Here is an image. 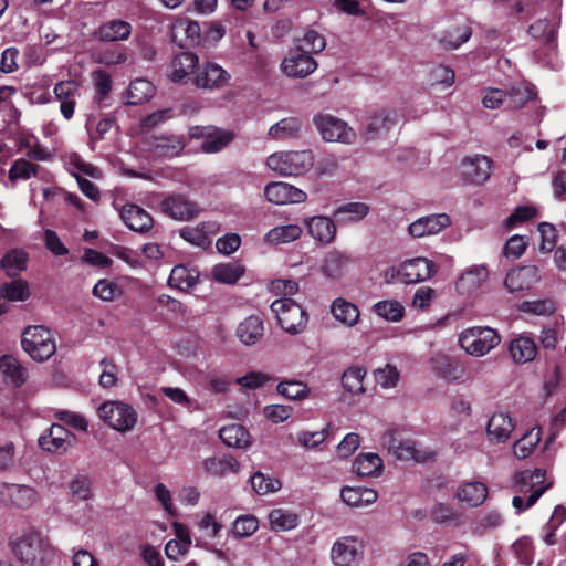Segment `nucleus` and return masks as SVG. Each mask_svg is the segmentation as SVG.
I'll return each mask as SVG.
<instances>
[{
	"label": "nucleus",
	"instance_id": "obj_33",
	"mask_svg": "<svg viewBox=\"0 0 566 566\" xmlns=\"http://www.w3.org/2000/svg\"><path fill=\"white\" fill-rule=\"evenodd\" d=\"M459 502L470 507H476L484 503L488 497V489L484 483L470 481L461 484L454 494Z\"/></svg>",
	"mask_w": 566,
	"mask_h": 566
},
{
	"label": "nucleus",
	"instance_id": "obj_41",
	"mask_svg": "<svg viewBox=\"0 0 566 566\" xmlns=\"http://www.w3.org/2000/svg\"><path fill=\"white\" fill-rule=\"evenodd\" d=\"M276 392L291 401H304L311 396V388L306 382L296 379H283L276 385Z\"/></svg>",
	"mask_w": 566,
	"mask_h": 566
},
{
	"label": "nucleus",
	"instance_id": "obj_52",
	"mask_svg": "<svg viewBox=\"0 0 566 566\" xmlns=\"http://www.w3.org/2000/svg\"><path fill=\"white\" fill-rule=\"evenodd\" d=\"M184 143L178 137H157L153 146L154 157L172 158L181 153Z\"/></svg>",
	"mask_w": 566,
	"mask_h": 566
},
{
	"label": "nucleus",
	"instance_id": "obj_47",
	"mask_svg": "<svg viewBox=\"0 0 566 566\" xmlns=\"http://www.w3.org/2000/svg\"><path fill=\"white\" fill-rule=\"evenodd\" d=\"M371 311L378 317L390 323H398L405 316V307L397 300L378 301L371 306Z\"/></svg>",
	"mask_w": 566,
	"mask_h": 566
},
{
	"label": "nucleus",
	"instance_id": "obj_22",
	"mask_svg": "<svg viewBox=\"0 0 566 566\" xmlns=\"http://www.w3.org/2000/svg\"><path fill=\"white\" fill-rule=\"evenodd\" d=\"M489 270L485 264H474L464 270L455 281V290L461 295H471L488 280Z\"/></svg>",
	"mask_w": 566,
	"mask_h": 566
},
{
	"label": "nucleus",
	"instance_id": "obj_20",
	"mask_svg": "<svg viewBox=\"0 0 566 566\" xmlns=\"http://www.w3.org/2000/svg\"><path fill=\"white\" fill-rule=\"evenodd\" d=\"M73 434L61 424H52L49 431L39 438V446L51 453H63L73 444Z\"/></svg>",
	"mask_w": 566,
	"mask_h": 566
},
{
	"label": "nucleus",
	"instance_id": "obj_15",
	"mask_svg": "<svg viewBox=\"0 0 566 566\" xmlns=\"http://www.w3.org/2000/svg\"><path fill=\"white\" fill-rule=\"evenodd\" d=\"M438 271L436 263L427 258H413L400 264V280L415 284L431 279Z\"/></svg>",
	"mask_w": 566,
	"mask_h": 566
},
{
	"label": "nucleus",
	"instance_id": "obj_57",
	"mask_svg": "<svg viewBox=\"0 0 566 566\" xmlns=\"http://www.w3.org/2000/svg\"><path fill=\"white\" fill-rule=\"evenodd\" d=\"M250 484L259 495L277 492L282 486L279 479L265 475L262 472H255L250 479Z\"/></svg>",
	"mask_w": 566,
	"mask_h": 566
},
{
	"label": "nucleus",
	"instance_id": "obj_7",
	"mask_svg": "<svg viewBox=\"0 0 566 566\" xmlns=\"http://www.w3.org/2000/svg\"><path fill=\"white\" fill-rule=\"evenodd\" d=\"M280 326L289 334L295 335L304 331L306 316L302 306L291 297H281L271 304Z\"/></svg>",
	"mask_w": 566,
	"mask_h": 566
},
{
	"label": "nucleus",
	"instance_id": "obj_48",
	"mask_svg": "<svg viewBox=\"0 0 566 566\" xmlns=\"http://www.w3.org/2000/svg\"><path fill=\"white\" fill-rule=\"evenodd\" d=\"M244 266L237 262L219 263L211 270L212 277L223 284H234L244 274Z\"/></svg>",
	"mask_w": 566,
	"mask_h": 566
},
{
	"label": "nucleus",
	"instance_id": "obj_46",
	"mask_svg": "<svg viewBox=\"0 0 566 566\" xmlns=\"http://www.w3.org/2000/svg\"><path fill=\"white\" fill-rule=\"evenodd\" d=\"M558 28L559 18L553 14L549 18L539 19L535 21L528 28V33L534 39H539L543 40L544 42H553L556 38Z\"/></svg>",
	"mask_w": 566,
	"mask_h": 566
},
{
	"label": "nucleus",
	"instance_id": "obj_64",
	"mask_svg": "<svg viewBox=\"0 0 566 566\" xmlns=\"http://www.w3.org/2000/svg\"><path fill=\"white\" fill-rule=\"evenodd\" d=\"M293 407L289 405L273 403L263 407V416L272 423L279 424L289 420L293 415Z\"/></svg>",
	"mask_w": 566,
	"mask_h": 566
},
{
	"label": "nucleus",
	"instance_id": "obj_56",
	"mask_svg": "<svg viewBox=\"0 0 566 566\" xmlns=\"http://www.w3.org/2000/svg\"><path fill=\"white\" fill-rule=\"evenodd\" d=\"M539 441L541 430L533 428L514 443L513 451L515 457L518 459H526L533 453Z\"/></svg>",
	"mask_w": 566,
	"mask_h": 566
},
{
	"label": "nucleus",
	"instance_id": "obj_18",
	"mask_svg": "<svg viewBox=\"0 0 566 566\" xmlns=\"http://www.w3.org/2000/svg\"><path fill=\"white\" fill-rule=\"evenodd\" d=\"M161 211L171 219L187 221L198 216V206L184 195H170L160 203Z\"/></svg>",
	"mask_w": 566,
	"mask_h": 566
},
{
	"label": "nucleus",
	"instance_id": "obj_50",
	"mask_svg": "<svg viewBox=\"0 0 566 566\" xmlns=\"http://www.w3.org/2000/svg\"><path fill=\"white\" fill-rule=\"evenodd\" d=\"M270 526L275 532H286L295 528L300 518L298 515L283 509H274L269 513Z\"/></svg>",
	"mask_w": 566,
	"mask_h": 566
},
{
	"label": "nucleus",
	"instance_id": "obj_11",
	"mask_svg": "<svg viewBox=\"0 0 566 566\" xmlns=\"http://www.w3.org/2000/svg\"><path fill=\"white\" fill-rule=\"evenodd\" d=\"M38 491L27 484L1 483L0 501L8 506L27 510L38 503Z\"/></svg>",
	"mask_w": 566,
	"mask_h": 566
},
{
	"label": "nucleus",
	"instance_id": "obj_19",
	"mask_svg": "<svg viewBox=\"0 0 566 566\" xmlns=\"http://www.w3.org/2000/svg\"><path fill=\"white\" fill-rule=\"evenodd\" d=\"M231 76L217 63H206L193 76L192 82L199 88L219 90L224 87Z\"/></svg>",
	"mask_w": 566,
	"mask_h": 566
},
{
	"label": "nucleus",
	"instance_id": "obj_34",
	"mask_svg": "<svg viewBox=\"0 0 566 566\" xmlns=\"http://www.w3.org/2000/svg\"><path fill=\"white\" fill-rule=\"evenodd\" d=\"M353 470L361 478H378L384 472V461L377 453H360L354 460Z\"/></svg>",
	"mask_w": 566,
	"mask_h": 566
},
{
	"label": "nucleus",
	"instance_id": "obj_31",
	"mask_svg": "<svg viewBox=\"0 0 566 566\" xmlns=\"http://www.w3.org/2000/svg\"><path fill=\"white\" fill-rule=\"evenodd\" d=\"M303 234V228L297 223L279 224L270 229L263 237V242L269 245L289 244L298 240Z\"/></svg>",
	"mask_w": 566,
	"mask_h": 566
},
{
	"label": "nucleus",
	"instance_id": "obj_25",
	"mask_svg": "<svg viewBox=\"0 0 566 566\" xmlns=\"http://www.w3.org/2000/svg\"><path fill=\"white\" fill-rule=\"evenodd\" d=\"M54 94L60 101V111L65 119L74 115L76 98L80 95V86L75 81H61L54 86Z\"/></svg>",
	"mask_w": 566,
	"mask_h": 566
},
{
	"label": "nucleus",
	"instance_id": "obj_37",
	"mask_svg": "<svg viewBox=\"0 0 566 566\" xmlns=\"http://www.w3.org/2000/svg\"><path fill=\"white\" fill-rule=\"evenodd\" d=\"M124 223L133 231L144 232L153 227L151 216L135 205H127L120 211Z\"/></svg>",
	"mask_w": 566,
	"mask_h": 566
},
{
	"label": "nucleus",
	"instance_id": "obj_27",
	"mask_svg": "<svg viewBox=\"0 0 566 566\" xmlns=\"http://www.w3.org/2000/svg\"><path fill=\"white\" fill-rule=\"evenodd\" d=\"M513 429L514 423L509 413L495 412L488 421L486 436L491 442L502 443L509 440Z\"/></svg>",
	"mask_w": 566,
	"mask_h": 566
},
{
	"label": "nucleus",
	"instance_id": "obj_54",
	"mask_svg": "<svg viewBox=\"0 0 566 566\" xmlns=\"http://www.w3.org/2000/svg\"><path fill=\"white\" fill-rule=\"evenodd\" d=\"M28 254L27 252L13 249L9 251L1 260V268L9 276H17L20 272L27 269Z\"/></svg>",
	"mask_w": 566,
	"mask_h": 566
},
{
	"label": "nucleus",
	"instance_id": "obj_3",
	"mask_svg": "<svg viewBox=\"0 0 566 566\" xmlns=\"http://www.w3.org/2000/svg\"><path fill=\"white\" fill-rule=\"evenodd\" d=\"M381 446L398 460H413L424 462L433 457V451L420 448V446L406 437L398 428L387 429L380 439Z\"/></svg>",
	"mask_w": 566,
	"mask_h": 566
},
{
	"label": "nucleus",
	"instance_id": "obj_2",
	"mask_svg": "<svg viewBox=\"0 0 566 566\" xmlns=\"http://www.w3.org/2000/svg\"><path fill=\"white\" fill-rule=\"evenodd\" d=\"M265 166L282 177H298L308 172L314 166L311 150H282L268 156Z\"/></svg>",
	"mask_w": 566,
	"mask_h": 566
},
{
	"label": "nucleus",
	"instance_id": "obj_12",
	"mask_svg": "<svg viewBox=\"0 0 566 566\" xmlns=\"http://www.w3.org/2000/svg\"><path fill=\"white\" fill-rule=\"evenodd\" d=\"M462 178L471 185H483L492 174V160L485 155L465 157L460 164Z\"/></svg>",
	"mask_w": 566,
	"mask_h": 566
},
{
	"label": "nucleus",
	"instance_id": "obj_59",
	"mask_svg": "<svg viewBox=\"0 0 566 566\" xmlns=\"http://www.w3.org/2000/svg\"><path fill=\"white\" fill-rule=\"evenodd\" d=\"M39 166L25 159H17L8 172L9 181L14 185L20 180H28L38 174Z\"/></svg>",
	"mask_w": 566,
	"mask_h": 566
},
{
	"label": "nucleus",
	"instance_id": "obj_51",
	"mask_svg": "<svg viewBox=\"0 0 566 566\" xmlns=\"http://www.w3.org/2000/svg\"><path fill=\"white\" fill-rule=\"evenodd\" d=\"M471 34V29L468 25H458L442 32L439 42L444 49L455 50L465 43Z\"/></svg>",
	"mask_w": 566,
	"mask_h": 566
},
{
	"label": "nucleus",
	"instance_id": "obj_53",
	"mask_svg": "<svg viewBox=\"0 0 566 566\" xmlns=\"http://www.w3.org/2000/svg\"><path fill=\"white\" fill-rule=\"evenodd\" d=\"M301 122L295 117L283 118L269 128L268 135L272 139H287L295 137L301 129Z\"/></svg>",
	"mask_w": 566,
	"mask_h": 566
},
{
	"label": "nucleus",
	"instance_id": "obj_42",
	"mask_svg": "<svg viewBox=\"0 0 566 566\" xmlns=\"http://www.w3.org/2000/svg\"><path fill=\"white\" fill-rule=\"evenodd\" d=\"M199 279V272L186 265H176L169 275L168 284L180 291H188L193 287Z\"/></svg>",
	"mask_w": 566,
	"mask_h": 566
},
{
	"label": "nucleus",
	"instance_id": "obj_35",
	"mask_svg": "<svg viewBox=\"0 0 566 566\" xmlns=\"http://www.w3.org/2000/svg\"><path fill=\"white\" fill-rule=\"evenodd\" d=\"M377 492L373 489L360 486H344L340 490L342 501L356 509L367 507L377 501Z\"/></svg>",
	"mask_w": 566,
	"mask_h": 566
},
{
	"label": "nucleus",
	"instance_id": "obj_45",
	"mask_svg": "<svg viewBox=\"0 0 566 566\" xmlns=\"http://www.w3.org/2000/svg\"><path fill=\"white\" fill-rule=\"evenodd\" d=\"M234 139V133L224 129H212L201 143V150L207 154H216L226 148Z\"/></svg>",
	"mask_w": 566,
	"mask_h": 566
},
{
	"label": "nucleus",
	"instance_id": "obj_6",
	"mask_svg": "<svg viewBox=\"0 0 566 566\" xmlns=\"http://www.w3.org/2000/svg\"><path fill=\"white\" fill-rule=\"evenodd\" d=\"M97 415L108 427L123 433L132 431L138 419L135 408L122 401L103 402Z\"/></svg>",
	"mask_w": 566,
	"mask_h": 566
},
{
	"label": "nucleus",
	"instance_id": "obj_26",
	"mask_svg": "<svg viewBox=\"0 0 566 566\" xmlns=\"http://www.w3.org/2000/svg\"><path fill=\"white\" fill-rule=\"evenodd\" d=\"M304 224L308 234L322 244H329L336 235V226L334 221L324 216H314L304 219Z\"/></svg>",
	"mask_w": 566,
	"mask_h": 566
},
{
	"label": "nucleus",
	"instance_id": "obj_23",
	"mask_svg": "<svg viewBox=\"0 0 566 566\" xmlns=\"http://www.w3.org/2000/svg\"><path fill=\"white\" fill-rule=\"evenodd\" d=\"M431 370L447 382H458L464 377V367L455 361L452 357L436 354L430 358Z\"/></svg>",
	"mask_w": 566,
	"mask_h": 566
},
{
	"label": "nucleus",
	"instance_id": "obj_29",
	"mask_svg": "<svg viewBox=\"0 0 566 566\" xmlns=\"http://www.w3.org/2000/svg\"><path fill=\"white\" fill-rule=\"evenodd\" d=\"M201 468L203 473L209 476L222 478L228 473H238L240 470V463L234 457L227 454L222 458H206L201 462Z\"/></svg>",
	"mask_w": 566,
	"mask_h": 566
},
{
	"label": "nucleus",
	"instance_id": "obj_43",
	"mask_svg": "<svg viewBox=\"0 0 566 566\" xmlns=\"http://www.w3.org/2000/svg\"><path fill=\"white\" fill-rule=\"evenodd\" d=\"M221 441L231 448L247 449L250 444V434L247 429L240 424H230L219 430Z\"/></svg>",
	"mask_w": 566,
	"mask_h": 566
},
{
	"label": "nucleus",
	"instance_id": "obj_38",
	"mask_svg": "<svg viewBox=\"0 0 566 566\" xmlns=\"http://www.w3.org/2000/svg\"><path fill=\"white\" fill-rule=\"evenodd\" d=\"M331 314L335 321L347 327L356 326L360 318L359 308L343 297H337L332 302Z\"/></svg>",
	"mask_w": 566,
	"mask_h": 566
},
{
	"label": "nucleus",
	"instance_id": "obj_39",
	"mask_svg": "<svg viewBox=\"0 0 566 566\" xmlns=\"http://www.w3.org/2000/svg\"><path fill=\"white\" fill-rule=\"evenodd\" d=\"M132 32V25L123 20H111L95 31L96 39L101 41H124L128 39Z\"/></svg>",
	"mask_w": 566,
	"mask_h": 566
},
{
	"label": "nucleus",
	"instance_id": "obj_10",
	"mask_svg": "<svg viewBox=\"0 0 566 566\" xmlns=\"http://www.w3.org/2000/svg\"><path fill=\"white\" fill-rule=\"evenodd\" d=\"M14 555L25 564H34L42 558L45 547L43 536L36 531H29L10 542Z\"/></svg>",
	"mask_w": 566,
	"mask_h": 566
},
{
	"label": "nucleus",
	"instance_id": "obj_13",
	"mask_svg": "<svg viewBox=\"0 0 566 566\" xmlns=\"http://www.w3.org/2000/svg\"><path fill=\"white\" fill-rule=\"evenodd\" d=\"M395 114L386 108L371 112L367 117L361 132L366 142L380 139L395 126Z\"/></svg>",
	"mask_w": 566,
	"mask_h": 566
},
{
	"label": "nucleus",
	"instance_id": "obj_5",
	"mask_svg": "<svg viewBox=\"0 0 566 566\" xmlns=\"http://www.w3.org/2000/svg\"><path fill=\"white\" fill-rule=\"evenodd\" d=\"M21 345L23 350L36 361L48 360L56 350L50 329L40 325L29 326L24 329Z\"/></svg>",
	"mask_w": 566,
	"mask_h": 566
},
{
	"label": "nucleus",
	"instance_id": "obj_61",
	"mask_svg": "<svg viewBox=\"0 0 566 566\" xmlns=\"http://www.w3.org/2000/svg\"><path fill=\"white\" fill-rule=\"evenodd\" d=\"M19 149L27 150V155L35 160H44L46 151L40 147L38 138L29 133H21L18 138Z\"/></svg>",
	"mask_w": 566,
	"mask_h": 566
},
{
	"label": "nucleus",
	"instance_id": "obj_55",
	"mask_svg": "<svg viewBox=\"0 0 566 566\" xmlns=\"http://www.w3.org/2000/svg\"><path fill=\"white\" fill-rule=\"evenodd\" d=\"M366 371L361 367H353L345 370L342 377V385L352 395H360L365 391L364 379Z\"/></svg>",
	"mask_w": 566,
	"mask_h": 566
},
{
	"label": "nucleus",
	"instance_id": "obj_14",
	"mask_svg": "<svg viewBox=\"0 0 566 566\" xmlns=\"http://www.w3.org/2000/svg\"><path fill=\"white\" fill-rule=\"evenodd\" d=\"M265 199L273 205H294L302 203L306 200V193L284 181H272L264 187Z\"/></svg>",
	"mask_w": 566,
	"mask_h": 566
},
{
	"label": "nucleus",
	"instance_id": "obj_58",
	"mask_svg": "<svg viewBox=\"0 0 566 566\" xmlns=\"http://www.w3.org/2000/svg\"><path fill=\"white\" fill-rule=\"evenodd\" d=\"M369 213V207L365 202H348L338 207L335 216L345 222H357Z\"/></svg>",
	"mask_w": 566,
	"mask_h": 566
},
{
	"label": "nucleus",
	"instance_id": "obj_9",
	"mask_svg": "<svg viewBox=\"0 0 566 566\" xmlns=\"http://www.w3.org/2000/svg\"><path fill=\"white\" fill-rule=\"evenodd\" d=\"M363 557L364 543L357 536H340L332 545L331 559L334 566H358Z\"/></svg>",
	"mask_w": 566,
	"mask_h": 566
},
{
	"label": "nucleus",
	"instance_id": "obj_44",
	"mask_svg": "<svg viewBox=\"0 0 566 566\" xmlns=\"http://www.w3.org/2000/svg\"><path fill=\"white\" fill-rule=\"evenodd\" d=\"M155 95L154 84L146 78H136L130 82L126 99L130 105H139L148 102Z\"/></svg>",
	"mask_w": 566,
	"mask_h": 566
},
{
	"label": "nucleus",
	"instance_id": "obj_62",
	"mask_svg": "<svg viewBox=\"0 0 566 566\" xmlns=\"http://www.w3.org/2000/svg\"><path fill=\"white\" fill-rule=\"evenodd\" d=\"M114 122L109 118L99 119L93 127V118H88L86 122V129L90 136V147L92 150L95 149L97 142L105 138V135L112 129Z\"/></svg>",
	"mask_w": 566,
	"mask_h": 566
},
{
	"label": "nucleus",
	"instance_id": "obj_40",
	"mask_svg": "<svg viewBox=\"0 0 566 566\" xmlns=\"http://www.w3.org/2000/svg\"><path fill=\"white\" fill-rule=\"evenodd\" d=\"M509 352L516 364H525L536 357L537 346L532 338L520 336L511 340Z\"/></svg>",
	"mask_w": 566,
	"mask_h": 566
},
{
	"label": "nucleus",
	"instance_id": "obj_60",
	"mask_svg": "<svg viewBox=\"0 0 566 566\" xmlns=\"http://www.w3.org/2000/svg\"><path fill=\"white\" fill-rule=\"evenodd\" d=\"M1 293L4 298L12 302H22L29 298L30 291L25 281L15 280L1 286Z\"/></svg>",
	"mask_w": 566,
	"mask_h": 566
},
{
	"label": "nucleus",
	"instance_id": "obj_24",
	"mask_svg": "<svg viewBox=\"0 0 566 566\" xmlns=\"http://www.w3.org/2000/svg\"><path fill=\"white\" fill-rule=\"evenodd\" d=\"M539 271L534 265L513 269L506 274L505 286L510 292H518L531 289L539 281Z\"/></svg>",
	"mask_w": 566,
	"mask_h": 566
},
{
	"label": "nucleus",
	"instance_id": "obj_30",
	"mask_svg": "<svg viewBox=\"0 0 566 566\" xmlns=\"http://www.w3.org/2000/svg\"><path fill=\"white\" fill-rule=\"evenodd\" d=\"M264 334V324L260 316L250 315L239 323L235 335L245 346L256 344Z\"/></svg>",
	"mask_w": 566,
	"mask_h": 566
},
{
	"label": "nucleus",
	"instance_id": "obj_28",
	"mask_svg": "<svg viewBox=\"0 0 566 566\" xmlns=\"http://www.w3.org/2000/svg\"><path fill=\"white\" fill-rule=\"evenodd\" d=\"M199 65V57L191 52H181L171 62L169 78L175 83H182L193 74Z\"/></svg>",
	"mask_w": 566,
	"mask_h": 566
},
{
	"label": "nucleus",
	"instance_id": "obj_36",
	"mask_svg": "<svg viewBox=\"0 0 566 566\" xmlns=\"http://www.w3.org/2000/svg\"><path fill=\"white\" fill-rule=\"evenodd\" d=\"M0 373L4 382L14 388L21 387L27 380V369L11 355L0 358Z\"/></svg>",
	"mask_w": 566,
	"mask_h": 566
},
{
	"label": "nucleus",
	"instance_id": "obj_49",
	"mask_svg": "<svg viewBox=\"0 0 566 566\" xmlns=\"http://www.w3.org/2000/svg\"><path fill=\"white\" fill-rule=\"evenodd\" d=\"M298 51H303L308 55L321 53L326 48V40L323 34L316 30H306L303 35L295 41Z\"/></svg>",
	"mask_w": 566,
	"mask_h": 566
},
{
	"label": "nucleus",
	"instance_id": "obj_63",
	"mask_svg": "<svg viewBox=\"0 0 566 566\" xmlns=\"http://www.w3.org/2000/svg\"><path fill=\"white\" fill-rule=\"evenodd\" d=\"M259 528V521L253 515H241L232 524V534L243 538L253 535Z\"/></svg>",
	"mask_w": 566,
	"mask_h": 566
},
{
	"label": "nucleus",
	"instance_id": "obj_4",
	"mask_svg": "<svg viewBox=\"0 0 566 566\" xmlns=\"http://www.w3.org/2000/svg\"><path fill=\"white\" fill-rule=\"evenodd\" d=\"M501 342L500 335L490 327L474 326L459 335L460 347L469 355L482 357L495 348Z\"/></svg>",
	"mask_w": 566,
	"mask_h": 566
},
{
	"label": "nucleus",
	"instance_id": "obj_16",
	"mask_svg": "<svg viewBox=\"0 0 566 566\" xmlns=\"http://www.w3.org/2000/svg\"><path fill=\"white\" fill-rule=\"evenodd\" d=\"M280 69L289 77L304 78L315 72L317 62L313 56L296 49L282 60Z\"/></svg>",
	"mask_w": 566,
	"mask_h": 566
},
{
	"label": "nucleus",
	"instance_id": "obj_32",
	"mask_svg": "<svg viewBox=\"0 0 566 566\" xmlns=\"http://www.w3.org/2000/svg\"><path fill=\"white\" fill-rule=\"evenodd\" d=\"M201 28L197 21L178 19L171 28V35L179 46L197 43L200 39Z\"/></svg>",
	"mask_w": 566,
	"mask_h": 566
},
{
	"label": "nucleus",
	"instance_id": "obj_1",
	"mask_svg": "<svg viewBox=\"0 0 566 566\" xmlns=\"http://www.w3.org/2000/svg\"><path fill=\"white\" fill-rule=\"evenodd\" d=\"M551 482H546V471L542 469L524 470L514 478V489L518 493H531L526 501L523 496L516 495L512 500V505L516 513L533 506L537 500L549 489Z\"/></svg>",
	"mask_w": 566,
	"mask_h": 566
},
{
	"label": "nucleus",
	"instance_id": "obj_21",
	"mask_svg": "<svg viewBox=\"0 0 566 566\" xmlns=\"http://www.w3.org/2000/svg\"><path fill=\"white\" fill-rule=\"evenodd\" d=\"M450 226V218L446 213L429 214L415 220L408 227L409 234L415 239L434 235Z\"/></svg>",
	"mask_w": 566,
	"mask_h": 566
},
{
	"label": "nucleus",
	"instance_id": "obj_8",
	"mask_svg": "<svg viewBox=\"0 0 566 566\" xmlns=\"http://www.w3.org/2000/svg\"><path fill=\"white\" fill-rule=\"evenodd\" d=\"M314 124L325 142L352 145L357 139V134L352 126L329 114L315 116Z\"/></svg>",
	"mask_w": 566,
	"mask_h": 566
},
{
	"label": "nucleus",
	"instance_id": "obj_17",
	"mask_svg": "<svg viewBox=\"0 0 566 566\" xmlns=\"http://www.w3.org/2000/svg\"><path fill=\"white\" fill-rule=\"evenodd\" d=\"M353 258L350 253L342 250H331L322 259L319 272L327 279L339 280L344 277L350 265Z\"/></svg>",
	"mask_w": 566,
	"mask_h": 566
}]
</instances>
